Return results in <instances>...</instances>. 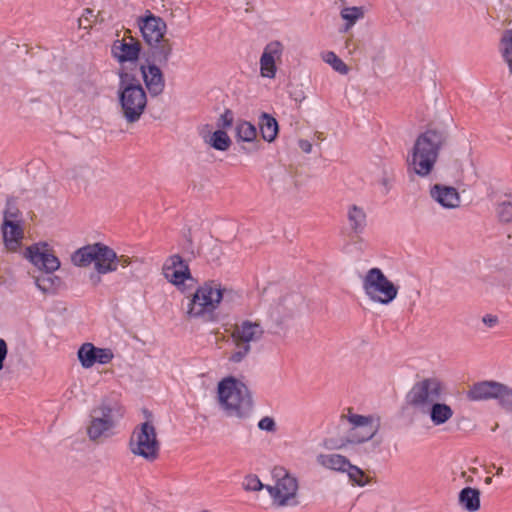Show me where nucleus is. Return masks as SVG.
<instances>
[{"mask_svg": "<svg viewBox=\"0 0 512 512\" xmlns=\"http://www.w3.org/2000/svg\"><path fill=\"white\" fill-rule=\"evenodd\" d=\"M447 385L438 377H425L416 381L406 395L409 406L424 415L436 428H445L455 417V408L446 401Z\"/></svg>", "mask_w": 512, "mask_h": 512, "instance_id": "1", "label": "nucleus"}, {"mask_svg": "<svg viewBox=\"0 0 512 512\" xmlns=\"http://www.w3.org/2000/svg\"><path fill=\"white\" fill-rule=\"evenodd\" d=\"M445 140L444 132L434 129L419 135L407 157L409 169L418 176H428L437 162L439 151Z\"/></svg>", "mask_w": 512, "mask_h": 512, "instance_id": "2", "label": "nucleus"}, {"mask_svg": "<svg viewBox=\"0 0 512 512\" xmlns=\"http://www.w3.org/2000/svg\"><path fill=\"white\" fill-rule=\"evenodd\" d=\"M217 400L220 408L230 417L246 419L253 410L250 390L242 381L232 376L219 381Z\"/></svg>", "mask_w": 512, "mask_h": 512, "instance_id": "3", "label": "nucleus"}, {"mask_svg": "<svg viewBox=\"0 0 512 512\" xmlns=\"http://www.w3.org/2000/svg\"><path fill=\"white\" fill-rule=\"evenodd\" d=\"M228 289L217 280L200 284L188 298L185 315L188 319L211 320Z\"/></svg>", "mask_w": 512, "mask_h": 512, "instance_id": "4", "label": "nucleus"}, {"mask_svg": "<svg viewBox=\"0 0 512 512\" xmlns=\"http://www.w3.org/2000/svg\"><path fill=\"white\" fill-rule=\"evenodd\" d=\"M360 281L364 295L374 304L388 306L398 297L399 286L379 267L366 270L360 276Z\"/></svg>", "mask_w": 512, "mask_h": 512, "instance_id": "5", "label": "nucleus"}, {"mask_svg": "<svg viewBox=\"0 0 512 512\" xmlns=\"http://www.w3.org/2000/svg\"><path fill=\"white\" fill-rule=\"evenodd\" d=\"M123 415L124 409L118 403L101 402L91 411L86 428L88 438L93 442H100L110 437Z\"/></svg>", "mask_w": 512, "mask_h": 512, "instance_id": "6", "label": "nucleus"}, {"mask_svg": "<svg viewBox=\"0 0 512 512\" xmlns=\"http://www.w3.org/2000/svg\"><path fill=\"white\" fill-rule=\"evenodd\" d=\"M118 99L128 123L137 122L145 111L147 96L143 87L126 73H120Z\"/></svg>", "mask_w": 512, "mask_h": 512, "instance_id": "7", "label": "nucleus"}, {"mask_svg": "<svg viewBox=\"0 0 512 512\" xmlns=\"http://www.w3.org/2000/svg\"><path fill=\"white\" fill-rule=\"evenodd\" d=\"M117 253L103 243H94L83 246L71 255V262L77 267H88L93 264L95 271L100 275L115 272Z\"/></svg>", "mask_w": 512, "mask_h": 512, "instance_id": "8", "label": "nucleus"}, {"mask_svg": "<svg viewBox=\"0 0 512 512\" xmlns=\"http://www.w3.org/2000/svg\"><path fill=\"white\" fill-rule=\"evenodd\" d=\"M129 450L134 456L153 462L159 457L160 441L152 422L141 423L132 432L129 440Z\"/></svg>", "mask_w": 512, "mask_h": 512, "instance_id": "9", "label": "nucleus"}, {"mask_svg": "<svg viewBox=\"0 0 512 512\" xmlns=\"http://www.w3.org/2000/svg\"><path fill=\"white\" fill-rule=\"evenodd\" d=\"M274 485H266L265 489L279 507L296 506L299 484L297 478L283 468L274 470Z\"/></svg>", "mask_w": 512, "mask_h": 512, "instance_id": "10", "label": "nucleus"}, {"mask_svg": "<svg viewBox=\"0 0 512 512\" xmlns=\"http://www.w3.org/2000/svg\"><path fill=\"white\" fill-rule=\"evenodd\" d=\"M343 417L349 424L348 441L354 444L371 440L381 426V418L377 414L361 415L348 409Z\"/></svg>", "mask_w": 512, "mask_h": 512, "instance_id": "11", "label": "nucleus"}, {"mask_svg": "<svg viewBox=\"0 0 512 512\" xmlns=\"http://www.w3.org/2000/svg\"><path fill=\"white\" fill-rule=\"evenodd\" d=\"M24 257L38 270L52 274L59 270L61 262L47 242H37L25 249Z\"/></svg>", "mask_w": 512, "mask_h": 512, "instance_id": "12", "label": "nucleus"}, {"mask_svg": "<svg viewBox=\"0 0 512 512\" xmlns=\"http://www.w3.org/2000/svg\"><path fill=\"white\" fill-rule=\"evenodd\" d=\"M285 47L278 41L273 40L265 45L259 59L260 76L266 79H274L277 75L278 66L281 65Z\"/></svg>", "mask_w": 512, "mask_h": 512, "instance_id": "13", "label": "nucleus"}, {"mask_svg": "<svg viewBox=\"0 0 512 512\" xmlns=\"http://www.w3.org/2000/svg\"><path fill=\"white\" fill-rule=\"evenodd\" d=\"M162 271L165 279L181 292L186 290V281L192 280L188 264L179 255L168 257L163 264Z\"/></svg>", "mask_w": 512, "mask_h": 512, "instance_id": "14", "label": "nucleus"}, {"mask_svg": "<svg viewBox=\"0 0 512 512\" xmlns=\"http://www.w3.org/2000/svg\"><path fill=\"white\" fill-rule=\"evenodd\" d=\"M138 25L145 42L155 47L164 40L167 31L166 23L162 18L146 11L145 15L138 20Z\"/></svg>", "mask_w": 512, "mask_h": 512, "instance_id": "15", "label": "nucleus"}, {"mask_svg": "<svg viewBox=\"0 0 512 512\" xmlns=\"http://www.w3.org/2000/svg\"><path fill=\"white\" fill-rule=\"evenodd\" d=\"M77 358L84 369H90L95 364H109L114 358V353L110 348H100L86 342L79 347Z\"/></svg>", "mask_w": 512, "mask_h": 512, "instance_id": "16", "label": "nucleus"}, {"mask_svg": "<svg viewBox=\"0 0 512 512\" xmlns=\"http://www.w3.org/2000/svg\"><path fill=\"white\" fill-rule=\"evenodd\" d=\"M2 234L7 250L16 252L20 248L22 239L24 238L23 227L16 212H5Z\"/></svg>", "mask_w": 512, "mask_h": 512, "instance_id": "17", "label": "nucleus"}, {"mask_svg": "<svg viewBox=\"0 0 512 512\" xmlns=\"http://www.w3.org/2000/svg\"><path fill=\"white\" fill-rule=\"evenodd\" d=\"M430 196L444 209H456L461 204L460 194L454 187L435 184L430 189Z\"/></svg>", "mask_w": 512, "mask_h": 512, "instance_id": "18", "label": "nucleus"}, {"mask_svg": "<svg viewBox=\"0 0 512 512\" xmlns=\"http://www.w3.org/2000/svg\"><path fill=\"white\" fill-rule=\"evenodd\" d=\"M500 385L501 383L496 381L477 382L467 391V398L471 401L496 400Z\"/></svg>", "mask_w": 512, "mask_h": 512, "instance_id": "19", "label": "nucleus"}, {"mask_svg": "<svg viewBox=\"0 0 512 512\" xmlns=\"http://www.w3.org/2000/svg\"><path fill=\"white\" fill-rule=\"evenodd\" d=\"M263 332V328L258 322L246 320L235 327L233 338L235 342L250 345V343L260 340Z\"/></svg>", "mask_w": 512, "mask_h": 512, "instance_id": "20", "label": "nucleus"}, {"mask_svg": "<svg viewBox=\"0 0 512 512\" xmlns=\"http://www.w3.org/2000/svg\"><path fill=\"white\" fill-rule=\"evenodd\" d=\"M112 52L119 62H133L139 57L140 44L133 38L129 41H116L112 47Z\"/></svg>", "mask_w": 512, "mask_h": 512, "instance_id": "21", "label": "nucleus"}, {"mask_svg": "<svg viewBox=\"0 0 512 512\" xmlns=\"http://www.w3.org/2000/svg\"><path fill=\"white\" fill-rule=\"evenodd\" d=\"M141 72L150 94L153 96L161 94L165 86L161 70L156 65H148L142 66Z\"/></svg>", "mask_w": 512, "mask_h": 512, "instance_id": "22", "label": "nucleus"}, {"mask_svg": "<svg viewBox=\"0 0 512 512\" xmlns=\"http://www.w3.org/2000/svg\"><path fill=\"white\" fill-rule=\"evenodd\" d=\"M316 462L324 469L343 474L349 459L339 453H320L316 457Z\"/></svg>", "mask_w": 512, "mask_h": 512, "instance_id": "23", "label": "nucleus"}, {"mask_svg": "<svg viewBox=\"0 0 512 512\" xmlns=\"http://www.w3.org/2000/svg\"><path fill=\"white\" fill-rule=\"evenodd\" d=\"M202 138L206 145L221 152L227 151L232 144L230 136L225 130L222 129L203 133Z\"/></svg>", "mask_w": 512, "mask_h": 512, "instance_id": "24", "label": "nucleus"}, {"mask_svg": "<svg viewBox=\"0 0 512 512\" xmlns=\"http://www.w3.org/2000/svg\"><path fill=\"white\" fill-rule=\"evenodd\" d=\"M235 139L238 143H254L257 141L258 131L254 124L247 120H237L234 126Z\"/></svg>", "mask_w": 512, "mask_h": 512, "instance_id": "25", "label": "nucleus"}, {"mask_svg": "<svg viewBox=\"0 0 512 512\" xmlns=\"http://www.w3.org/2000/svg\"><path fill=\"white\" fill-rule=\"evenodd\" d=\"M259 128L263 140L273 142L279 132L277 120L268 113H262L259 118Z\"/></svg>", "mask_w": 512, "mask_h": 512, "instance_id": "26", "label": "nucleus"}, {"mask_svg": "<svg viewBox=\"0 0 512 512\" xmlns=\"http://www.w3.org/2000/svg\"><path fill=\"white\" fill-rule=\"evenodd\" d=\"M459 504L468 512H476L480 509V492L471 487L462 489L459 493Z\"/></svg>", "mask_w": 512, "mask_h": 512, "instance_id": "27", "label": "nucleus"}, {"mask_svg": "<svg viewBox=\"0 0 512 512\" xmlns=\"http://www.w3.org/2000/svg\"><path fill=\"white\" fill-rule=\"evenodd\" d=\"M364 6H345L340 11L341 18L345 21V31L350 30L358 21L365 17Z\"/></svg>", "mask_w": 512, "mask_h": 512, "instance_id": "28", "label": "nucleus"}, {"mask_svg": "<svg viewBox=\"0 0 512 512\" xmlns=\"http://www.w3.org/2000/svg\"><path fill=\"white\" fill-rule=\"evenodd\" d=\"M347 218L349 221L350 228L355 233H361L366 226V214L363 208L351 205L347 210Z\"/></svg>", "mask_w": 512, "mask_h": 512, "instance_id": "29", "label": "nucleus"}, {"mask_svg": "<svg viewBox=\"0 0 512 512\" xmlns=\"http://www.w3.org/2000/svg\"><path fill=\"white\" fill-rule=\"evenodd\" d=\"M499 52L512 75V29L505 30L500 38Z\"/></svg>", "mask_w": 512, "mask_h": 512, "instance_id": "30", "label": "nucleus"}, {"mask_svg": "<svg viewBox=\"0 0 512 512\" xmlns=\"http://www.w3.org/2000/svg\"><path fill=\"white\" fill-rule=\"evenodd\" d=\"M343 474L348 476L349 481L353 485L359 487H363L370 482V479L366 473L360 467L353 465L350 461L348 462Z\"/></svg>", "mask_w": 512, "mask_h": 512, "instance_id": "31", "label": "nucleus"}, {"mask_svg": "<svg viewBox=\"0 0 512 512\" xmlns=\"http://www.w3.org/2000/svg\"><path fill=\"white\" fill-rule=\"evenodd\" d=\"M322 60L341 75L349 73V67L333 51H326L321 54Z\"/></svg>", "mask_w": 512, "mask_h": 512, "instance_id": "32", "label": "nucleus"}, {"mask_svg": "<svg viewBox=\"0 0 512 512\" xmlns=\"http://www.w3.org/2000/svg\"><path fill=\"white\" fill-rule=\"evenodd\" d=\"M496 400L502 408L512 412V388L501 383Z\"/></svg>", "mask_w": 512, "mask_h": 512, "instance_id": "33", "label": "nucleus"}, {"mask_svg": "<svg viewBox=\"0 0 512 512\" xmlns=\"http://www.w3.org/2000/svg\"><path fill=\"white\" fill-rule=\"evenodd\" d=\"M496 215L500 222L509 223L512 222V202L502 201L496 206Z\"/></svg>", "mask_w": 512, "mask_h": 512, "instance_id": "34", "label": "nucleus"}, {"mask_svg": "<svg viewBox=\"0 0 512 512\" xmlns=\"http://www.w3.org/2000/svg\"><path fill=\"white\" fill-rule=\"evenodd\" d=\"M250 350H251L250 345L243 344L241 342H236V347L231 352L230 356L228 357V360L231 363H240L247 357Z\"/></svg>", "mask_w": 512, "mask_h": 512, "instance_id": "35", "label": "nucleus"}, {"mask_svg": "<svg viewBox=\"0 0 512 512\" xmlns=\"http://www.w3.org/2000/svg\"><path fill=\"white\" fill-rule=\"evenodd\" d=\"M265 487H266V485H264L260 481L258 476L254 475V474L246 475L244 477V479H243V482H242V488L245 491L257 492V491H260L262 489H265Z\"/></svg>", "mask_w": 512, "mask_h": 512, "instance_id": "36", "label": "nucleus"}, {"mask_svg": "<svg viewBox=\"0 0 512 512\" xmlns=\"http://www.w3.org/2000/svg\"><path fill=\"white\" fill-rule=\"evenodd\" d=\"M234 123V115L233 112L229 109H226L218 118L217 125L219 129L225 130L230 128Z\"/></svg>", "mask_w": 512, "mask_h": 512, "instance_id": "37", "label": "nucleus"}, {"mask_svg": "<svg viewBox=\"0 0 512 512\" xmlns=\"http://www.w3.org/2000/svg\"><path fill=\"white\" fill-rule=\"evenodd\" d=\"M258 428L265 432L274 433L277 430L276 422L274 418L265 416L261 418L257 424Z\"/></svg>", "mask_w": 512, "mask_h": 512, "instance_id": "38", "label": "nucleus"}, {"mask_svg": "<svg viewBox=\"0 0 512 512\" xmlns=\"http://www.w3.org/2000/svg\"><path fill=\"white\" fill-rule=\"evenodd\" d=\"M35 284L39 290H41L44 293H47L50 291L52 278L37 277L35 279Z\"/></svg>", "mask_w": 512, "mask_h": 512, "instance_id": "39", "label": "nucleus"}, {"mask_svg": "<svg viewBox=\"0 0 512 512\" xmlns=\"http://www.w3.org/2000/svg\"><path fill=\"white\" fill-rule=\"evenodd\" d=\"M482 323L488 328H494L498 325L499 318L494 314H485L482 317Z\"/></svg>", "mask_w": 512, "mask_h": 512, "instance_id": "40", "label": "nucleus"}, {"mask_svg": "<svg viewBox=\"0 0 512 512\" xmlns=\"http://www.w3.org/2000/svg\"><path fill=\"white\" fill-rule=\"evenodd\" d=\"M8 354L7 343L4 339L0 338V371L4 368V361Z\"/></svg>", "mask_w": 512, "mask_h": 512, "instance_id": "41", "label": "nucleus"}, {"mask_svg": "<svg viewBox=\"0 0 512 512\" xmlns=\"http://www.w3.org/2000/svg\"><path fill=\"white\" fill-rule=\"evenodd\" d=\"M131 258L126 255H117V260L115 263V272L117 271L118 267L121 266L123 268L128 267L131 264Z\"/></svg>", "mask_w": 512, "mask_h": 512, "instance_id": "42", "label": "nucleus"}, {"mask_svg": "<svg viewBox=\"0 0 512 512\" xmlns=\"http://www.w3.org/2000/svg\"><path fill=\"white\" fill-rule=\"evenodd\" d=\"M299 147L305 153H310L312 151V144L307 140H300Z\"/></svg>", "mask_w": 512, "mask_h": 512, "instance_id": "43", "label": "nucleus"}, {"mask_svg": "<svg viewBox=\"0 0 512 512\" xmlns=\"http://www.w3.org/2000/svg\"><path fill=\"white\" fill-rule=\"evenodd\" d=\"M170 52H171V47L167 46V45H164L163 46V55H164V59L165 60L168 59V56L170 55Z\"/></svg>", "mask_w": 512, "mask_h": 512, "instance_id": "44", "label": "nucleus"}, {"mask_svg": "<svg viewBox=\"0 0 512 512\" xmlns=\"http://www.w3.org/2000/svg\"><path fill=\"white\" fill-rule=\"evenodd\" d=\"M502 474H503V468H502V467H498V468L496 469V475H497V476H500V475H502Z\"/></svg>", "mask_w": 512, "mask_h": 512, "instance_id": "45", "label": "nucleus"}, {"mask_svg": "<svg viewBox=\"0 0 512 512\" xmlns=\"http://www.w3.org/2000/svg\"><path fill=\"white\" fill-rule=\"evenodd\" d=\"M485 483H486V484H491V483H492V478H491V477H487V478L485 479Z\"/></svg>", "mask_w": 512, "mask_h": 512, "instance_id": "46", "label": "nucleus"}]
</instances>
